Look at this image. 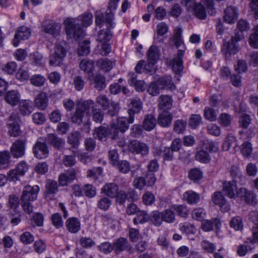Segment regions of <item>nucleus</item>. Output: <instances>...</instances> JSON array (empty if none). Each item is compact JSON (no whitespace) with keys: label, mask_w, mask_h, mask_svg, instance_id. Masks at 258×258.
I'll return each instance as SVG.
<instances>
[{"label":"nucleus","mask_w":258,"mask_h":258,"mask_svg":"<svg viewBox=\"0 0 258 258\" xmlns=\"http://www.w3.org/2000/svg\"><path fill=\"white\" fill-rule=\"evenodd\" d=\"M163 221L167 223H173L175 221V215L173 209H166L161 212Z\"/></svg>","instance_id":"obj_41"},{"label":"nucleus","mask_w":258,"mask_h":258,"mask_svg":"<svg viewBox=\"0 0 258 258\" xmlns=\"http://www.w3.org/2000/svg\"><path fill=\"white\" fill-rule=\"evenodd\" d=\"M182 29L180 27H176L174 30L173 41L177 48L184 46L182 39Z\"/></svg>","instance_id":"obj_43"},{"label":"nucleus","mask_w":258,"mask_h":258,"mask_svg":"<svg viewBox=\"0 0 258 258\" xmlns=\"http://www.w3.org/2000/svg\"><path fill=\"white\" fill-rule=\"evenodd\" d=\"M157 82L161 89H166L172 91L176 89L171 76H166L160 78Z\"/></svg>","instance_id":"obj_29"},{"label":"nucleus","mask_w":258,"mask_h":258,"mask_svg":"<svg viewBox=\"0 0 258 258\" xmlns=\"http://www.w3.org/2000/svg\"><path fill=\"white\" fill-rule=\"evenodd\" d=\"M19 113L23 116H29L34 110L33 102L30 100H22L19 103Z\"/></svg>","instance_id":"obj_21"},{"label":"nucleus","mask_w":258,"mask_h":258,"mask_svg":"<svg viewBox=\"0 0 258 258\" xmlns=\"http://www.w3.org/2000/svg\"><path fill=\"white\" fill-rule=\"evenodd\" d=\"M143 109V102L139 98L131 100L128 104L127 113L128 114V122L133 123L135 120V114H139Z\"/></svg>","instance_id":"obj_7"},{"label":"nucleus","mask_w":258,"mask_h":258,"mask_svg":"<svg viewBox=\"0 0 258 258\" xmlns=\"http://www.w3.org/2000/svg\"><path fill=\"white\" fill-rule=\"evenodd\" d=\"M58 184L56 181L52 179L47 180L45 185L46 197L50 195L56 194L58 190Z\"/></svg>","instance_id":"obj_40"},{"label":"nucleus","mask_w":258,"mask_h":258,"mask_svg":"<svg viewBox=\"0 0 258 258\" xmlns=\"http://www.w3.org/2000/svg\"><path fill=\"white\" fill-rule=\"evenodd\" d=\"M195 159L201 163H207L211 160V157L209 153L204 150L197 152L195 156Z\"/></svg>","instance_id":"obj_45"},{"label":"nucleus","mask_w":258,"mask_h":258,"mask_svg":"<svg viewBox=\"0 0 258 258\" xmlns=\"http://www.w3.org/2000/svg\"><path fill=\"white\" fill-rule=\"evenodd\" d=\"M218 113L217 110H214L210 107H206L204 110V116L206 119L210 121H215L217 119Z\"/></svg>","instance_id":"obj_58"},{"label":"nucleus","mask_w":258,"mask_h":258,"mask_svg":"<svg viewBox=\"0 0 258 258\" xmlns=\"http://www.w3.org/2000/svg\"><path fill=\"white\" fill-rule=\"evenodd\" d=\"M31 35L30 29L25 26H22L18 28L15 35L14 39L13 42V45L17 47L19 45V41L21 40L27 39Z\"/></svg>","instance_id":"obj_20"},{"label":"nucleus","mask_w":258,"mask_h":258,"mask_svg":"<svg viewBox=\"0 0 258 258\" xmlns=\"http://www.w3.org/2000/svg\"><path fill=\"white\" fill-rule=\"evenodd\" d=\"M97 65L100 68L105 72L110 71L113 66L114 62L108 58L101 59L98 60Z\"/></svg>","instance_id":"obj_49"},{"label":"nucleus","mask_w":258,"mask_h":258,"mask_svg":"<svg viewBox=\"0 0 258 258\" xmlns=\"http://www.w3.org/2000/svg\"><path fill=\"white\" fill-rule=\"evenodd\" d=\"M102 192L107 197L114 198L118 192V187L115 183H106L101 188Z\"/></svg>","instance_id":"obj_27"},{"label":"nucleus","mask_w":258,"mask_h":258,"mask_svg":"<svg viewBox=\"0 0 258 258\" xmlns=\"http://www.w3.org/2000/svg\"><path fill=\"white\" fill-rule=\"evenodd\" d=\"M238 188L235 180L225 181L223 183V192L230 199H235L238 196Z\"/></svg>","instance_id":"obj_12"},{"label":"nucleus","mask_w":258,"mask_h":258,"mask_svg":"<svg viewBox=\"0 0 258 258\" xmlns=\"http://www.w3.org/2000/svg\"><path fill=\"white\" fill-rule=\"evenodd\" d=\"M47 140L48 143L57 149L62 148L64 145V140L57 137L54 134H49L47 136Z\"/></svg>","instance_id":"obj_31"},{"label":"nucleus","mask_w":258,"mask_h":258,"mask_svg":"<svg viewBox=\"0 0 258 258\" xmlns=\"http://www.w3.org/2000/svg\"><path fill=\"white\" fill-rule=\"evenodd\" d=\"M238 197L247 204L254 205L258 203L256 194L244 187L239 188Z\"/></svg>","instance_id":"obj_11"},{"label":"nucleus","mask_w":258,"mask_h":258,"mask_svg":"<svg viewBox=\"0 0 258 258\" xmlns=\"http://www.w3.org/2000/svg\"><path fill=\"white\" fill-rule=\"evenodd\" d=\"M39 191V187L37 185H26L23 188L21 200L33 202L36 200Z\"/></svg>","instance_id":"obj_14"},{"label":"nucleus","mask_w":258,"mask_h":258,"mask_svg":"<svg viewBox=\"0 0 258 258\" xmlns=\"http://www.w3.org/2000/svg\"><path fill=\"white\" fill-rule=\"evenodd\" d=\"M157 121L152 114H147L145 116L143 123V127L147 131H151L156 126Z\"/></svg>","instance_id":"obj_34"},{"label":"nucleus","mask_w":258,"mask_h":258,"mask_svg":"<svg viewBox=\"0 0 258 258\" xmlns=\"http://www.w3.org/2000/svg\"><path fill=\"white\" fill-rule=\"evenodd\" d=\"M170 64L173 71L176 74H179L183 70V66L182 59H177L173 58Z\"/></svg>","instance_id":"obj_54"},{"label":"nucleus","mask_w":258,"mask_h":258,"mask_svg":"<svg viewBox=\"0 0 258 258\" xmlns=\"http://www.w3.org/2000/svg\"><path fill=\"white\" fill-rule=\"evenodd\" d=\"M172 106V100L168 95H161L159 98V108L163 110L170 109Z\"/></svg>","instance_id":"obj_36"},{"label":"nucleus","mask_w":258,"mask_h":258,"mask_svg":"<svg viewBox=\"0 0 258 258\" xmlns=\"http://www.w3.org/2000/svg\"><path fill=\"white\" fill-rule=\"evenodd\" d=\"M168 30V27L164 22H161L157 26V37L154 39V43L163 42V39L161 36L165 35Z\"/></svg>","instance_id":"obj_35"},{"label":"nucleus","mask_w":258,"mask_h":258,"mask_svg":"<svg viewBox=\"0 0 258 258\" xmlns=\"http://www.w3.org/2000/svg\"><path fill=\"white\" fill-rule=\"evenodd\" d=\"M109 128H107L105 127L99 126L95 129L94 136L100 140H102L107 137L110 138V136L109 135Z\"/></svg>","instance_id":"obj_44"},{"label":"nucleus","mask_w":258,"mask_h":258,"mask_svg":"<svg viewBox=\"0 0 258 258\" xmlns=\"http://www.w3.org/2000/svg\"><path fill=\"white\" fill-rule=\"evenodd\" d=\"M221 222L218 219H215L213 220H204L202 223V228L205 231H210L212 230L215 226L217 229L220 227Z\"/></svg>","instance_id":"obj_38"},{"label":"nucleus","mask_w":258,"mask_h":258,"mask_svg":"<svg viewBox=\"0 0 258 258\" xmlns=\"http://www.w3.org/2000/svg\"><path fill=\"white\" fill-rule=\"evenodd\" d=\"M25 140H17L13 143L11 147V154L13 158H21L25 155Z\"/></svg>","instance_id":"obj_13"},{"label":"nucleus","mask_w":258,"mask_h":258,"mask_svg":"<svg viewBox=\"0 0 258 258\" xmlns=\"http://www.w3.org/2000/svg\"><path fill=\"white\" fill-rule=\"evenodd\" d=\"M44 32L51 35L54 38L57 37L60 32V26L53 22H45L42 25Z\"/></svg>","instance_id":"obj_25"},{"label":"nucleus","mask_w":258,"mask_h":258,"mask_svg":"<svg viewBox=\"0 0 258 258\" xmlns=\"http://www.w3.org/2000/svg\"><path fill=\"white\" fill-rule=\"evenodd\" d=\"M20 241L24 244H29L34 240V236L29 232H24L20 236Z\"/></svg>","instance_id":"obj_62"},{"label":"nucleus","mask_w":258,"mask_h":258,"mask_svg":"<svg viewBox=\"0 0 258 258\" xmlns=\"http://www.w3.org/2000/svg\"><path fill=\"white\" fill-rule=\"evenodd\" d=\"M111 204V200L106 197H101L97 203V207L103 211L107 210Z\"/></svg>","instance_id":"obj_55"},{"label":"nucleus","mask_w":258,"mask_h":258,"mask_svg":"<svg viewBox=\"0 0 258 258\" xmlns=\"http://www.w3.org/2000/svg\"><path fill=\"white\" fill-rule=\"evenodd\" d=\"M240 151L244 157L249 158L252 152L251 144L247 141L244 142L241 146Z\"/></svg>","instance_id":"obj_53"},{"label":"nucleus","mask_w":258,"mask_h":258,"mask_svg":"<svg viewBox=\"0 0 258 258\" xmlns=\"http://www.w3.org/2000/svg\"><path fill=\"white\" fill-rule=\"evenodd\" d=\"M79 139L80 133L78 132H75L68 137V141L72 147L77 148L79 144Z\"/></svg>","instance_id":"obj_60"},{"label":"nucleus","mask_w":258,"mask_h":258,"mask_svg":"<svg viewBox=\"0 0 258 258\" xmlns=\"http://www.w3.org/2000/svg\"><path fill=\"white\" fill-rule=\"evenodd\" d=\"M20 95L16 90L9 91L5 96L6 101L12 106H16L20 102Z\"/></svg>","instance_id":"obj_30"},{"label":"nucleus","mask_w":258,"mask_h":258,"mask_svg":"<svg viewBox=\"0 0 258 258\" xmlns=\"http://www.w3.org/2000/svg\"><path fill=\"white\" fill-rule=\"evenodd\" d=\"M67 54V50L62 45L56 44L54 52L50 54L49 63L52 66H60Z\"/></svg>","instance_id":"obj_6"},{"label":"nucleus","mask_w":258,"mask_h":258,"mask_svg":"<svg viewBox=\"0 0 258 258\" xmlns=\"http://www.w3.org/2000/svg\"><path fill=\"white\" fill-rule=\"evenodd\" d=\"M76 178V172L74 168L68 169L65 173L59 176V183L61 186H66Z\"/></svg>","instance_id":"obj_23"},{"label":"nucleus","mask_w":258,"mask_h":258,"mask_svg":"<svg viewBox=\"0 0 258 258\" xmlns=\"http://www.w3.org/2000/svg\"><path fill=\"white\" fill-rule=\"evenodd\" d=\"M150 220V216L145 211H139L136 216L133 219V222L135 225L144 224Z\"/></svg>","instance_id":"obj_39"},{"label":"nucleus","mask_w":258,"mask_h":258,"mask_svg":"<svg viewBox=\"0 0 258 258\" xmlns=\"http://www.w3.org/2000/svg\"><path fill=\"white\" fill-rule=\"evenodd\" d=\"M30 81L32 85L36 87H41L45 83L46 78L41 75L35 74L31 76Z\"/></svg>","instance_id":"obj_50"},{"label":"nucleus","mask_w":258,"mask_h":258,"mask_svg":"<svg viewBox=\"0 0 258 258\" xmlns=\"http://www.w3.org/2000/svg\"><path fill=\"white\" fill-rule=\"evenodd\" d=\"M187 122L183 119H177L173 124V131L177 134H183L186 130Z\"/></svg>","instance_id":"obj_48"},{"label":"nucleus","mask_w":258,"mask_h":258,"mask_svg":"<svg viewBox=\"0 0 258 258\" xmlns=\"http://www.w3.org/2000/svg\"><path fill=\"white\" fill-rule=\"evenodd\" d=\"M19 118L17 114H12L9 118L8 133L11 137H16L21 134L19 124Z\"/></svg>","instance_id":"obj_17"},{"label":"nucleus","mask_w":258,"mask_h":258,"mask_svg":"<svg viewBox=\"0 0 258 258\" xmlns=\"http://www.w3.org/2000/svg\"><path fill=\"white\" fill-rule=\"evenodd\" d=\"M90 43L88 40H84L79 44L78 54L79 55H87L90 53Z\"/></svg>","instance_id":"obj_47"},{"label":"nucleus","mask_w":258,"mask_h":258,"mask_svg":"<svg viewBox=\"0 0 258 258\" xmlns=\"http://www.w3.org/2000/svg\"><path fill=\"white\" fill-rule=\"evenodd\" d=\"M212 201L215 205L220 207L221 211L224 213L227 212L230 209V203L220 191L215 192L213 194Z\"/></svg>","instance_id":"obj_16"},{"label":"nucleus","mask_w":258,"mask_h":258,"mask_svg":"<svg viewBox=\"0 0 258 258\" xmlns=\"http://www.w3.org/2000/svg\"><path fill=\"white\" fill-rule=\"evenodd\" d=\"M257 222L252 227V237L248 238L252 244H258V214L255 215Z\"/></svg>","instance_id":"obj_63"},{"label":"nucleus","mask_w":258,"mask_h":258,"mask_svg":"<svg viewBox=\"0 0 258 258\" xmlns=\"http://www.w3.org/2000/svg\"><path fill=\"white\" fill-rule=\"evenodd\" d=\"M33 152L34 156L39 159L46 158L49 154V150L46 144L39 141L35 144Z\"/></svg>","instance_id":"obj_18"},{"label":"nucleus","mask_w":258,"mask_h":258,"mask_svg":"<svg viewBox=\"0 0 258 258\" xmlns=\"http://www.w3.org/2000/svg\"><path fill=\"white\" fill-rule=\"evenodd\" d=\"M189 178L194 182H198L203 177V172L198 168L191 169L188 172Z\"/></svg>","instance_id":"obj_46"},{"label":"nucleus","mask_w":258,"mask_h":258,"mask_svg":"<svg viewBox=\"0 0 258 258\" xmlns=\"http://www.w3.org/2000/svg\"><path fill=\"white\" fill-rule=\"evenodd\" d=\"M80 68L87 76L93 74L94 64L93 61L88 59H82L80 63Z\"/></svg>","instance_id":"obj_32"},{"label":"nucleus","mask_w":258,"mask_h":258,"mask_svg":"<svg viewBox=\"0 0 258 258\" xmlns=\"http://www.w3.org/2000/svg\"><path fill=\"white\" fill-rule=\"evenodd\" d=\"M114 166L116 167L118 170L123 174L127 173L131 170L130 164L126 160L120 161Z\"/></svg>","instance_id":"obj_59"},{"label":"nucleus","mask_w":258,"mask_h":258,"mask_svg":"<svg viewBox=\"0 0 258 258\" xmlns=\"http://www.w3.org/2000/svg\"><path fill=\"white\" fill-rule=\"evenodd\" d=\"M173 211L176 212L177 216L186 218L189 213L187 207L183 205H174L172 206Z\"/></svg>","instance_id":"obj_42"},{"label":"nucleus","mask_w":258,"mask_h":258,"mask_svg":"<svg viewBox=\"0 0 258 258\" xmlns=\"http://www.w3.org/2000/svg\"><path fill=\"white\" fill-rule=\"evenodd\" d=\"M95 23L96 25L101 27L104 23L107 24V28L99 31L97 40L101 43H107L112 37L110 31L115 27L113 22V14L112 13L103 14L101 11H97L95 13Z\"/></svg>","instance_id":"obj_1"},{"label":"nucleus","mask_w":258,"mask_h":258,"mask_svg":"<svg viewBox=\"0 0 258 258\" xmlns=\"http://www.w3.org/2000/svg\"><path fill=\"white\" fill-rule=\"evenodd\" d=\"M192 218L197 221H202L204 220L206 216V211L202 208H197L192 210L191 212Z\"/></svg>","instance_id":"obj_51"},{"label":"nucleus","mask_w":258,"mask_h":258,"mask_svg":"<svg viewBox=\"0 0 258 258\" xmlns=\"http://www.w3.org/2000/svg\"><path fill=\"white\" fill-rule=\"evenodd\" d=\"M130 123L128 118L124 117H118L115 122L111 123L109 128V135L111 139H116L118 137V133H123L129 128Z\"/></svg>","instance_id":"obj_3"},{"label":"nucleus","mask_w":258,"mask_h":258,"mask_svg":"<svg viewBox=\"0 0 258 258\" xmlns=\"http://www.w3.org/2000/svg\"><path fill=\"white\" fill-rule=\"evenodd\" d=\"M84 196L92 198L94 197L96 195V188L91 184H86L83 186Z\"/></svg>","instance_id":"obj_56"},{"label":"nucleus","mask_w":258,"mask_h":258,"mask_svg":"<svg viewBox=\"0 0 258 258\" xmlns=\"http://www.w3.org/2000/svg\"><path fill=\"white\" fill-rule=\"evenodd\" d=\"M159 48L157 46L152 45L148 50V63L145 66L146 70L150 74H152L153 73L154 70L152 68L159 59Z\"/></svg>","instance_id":"obj_9"},{"label":"nucleus","mask_w":258,"mask_h":258,"mask_svg":"<svg viewBox=\"0 0 258 258\" xmlns=\"http://www.w3.org/2000/svg\"><path fill=\"white\" fill-rule=\"evenodd\" d=\"M241 39L240 34H238L234 37H231L228 41H225L222 47L221 51L226 57H229L231 55H234L239 51L237 42Z\"/></svg>","instance_id":"obj_5"},{"label":"nucleus","mask_w":258,"mask_h":258,"mask_svg":"<svg viewBox=\"0 0 258 258\" xmlns=\"http://www.w3.org/2000/svg\"><path fill=\"white\" fill-rule=\"evenodd\" d=\"M73 84L76 90L81 91L85 86V82L82 77L77 76L74 78Z\"/></svg>","instance_id":"obj_61"},{"label":"nucleus","mask_w":258,"mask_h":258,"mask_svg":"<svg viewBox=\"0 0 258 258\" xmlns=\"http://www.w3.org/2000/svg\"><path fill=\"white\" fill-rule=\"evenodd\" d=\"M172 119L171 114L166 110H163L158 115V123L162 127H168L171 123Z\"/></svg>","instance_id":"obj_26"},{"label":"nucleus","mask_w":258,"mask_h":258,"mask_svg":"<svg viewBox=\"0 0 258 258\" xmlns=\"http://www.w3.org/2000/svg\"><path fill=\"white\" fill-rule=\"evenodd\" d=\"M87 79L94 84V87L98 91L102 90L106 87V78L102 75H90L87 76Z\"/></svg>","instance_id":"obj_22"},{"label":"nucleus","mask_w":258,"mask_h":258,"mask_svg":"<svg viewBox=\"0 0 258 258\" xmlns=\"http://www.w3.org/2000/svg\"><path fill=\"white\" fill-rule=\"evenodd\" d=\"M90 104L88 102V100H79L76 104L75 112L72 117V121L73 123L80 125L82 123L85 113L88 115L89 109L91 107Z\"/></svg>","instance_id":"obj_2"},{"label":"nucleus","mask_w":258,"mask_h":258,"mask_svg":"<svg viewBox=\"0 0 258 258\" xmlns=\"http://www.w3.org/2000/svg\"><path fill=\"white\" fill-rule=\"evenodd\" d=\"M175 152L169 147H165L162 151V157L165 161H172L175 159Z\"/></svg>","instance_id":"obj_64"},{"label":"nucleus","mask_w":258,"mask_h":258,"mask_svg":"<svg viewBox=\"0 0 258 258\" xmlns=\"http://www.w3.org/2000/svg\"><path fill=\"white\" fill-rule=\"evenodd\" d=\"M150 220L154 225L160 226L163 221L162 213L158 211L153 212L150 216Z\"/></svg>","instance_id":"obj_57"},{"label":"nucleus","mask_w":258,"mask_h":258,"mask_svg":"<svg viewBox=\"0 0 258 258\" xmlns=\"http://www.w3.org/2000/svg\"><path fill=\"white\" fill-rule=\"evenodd\" d=\"M88 102L90 104L91 106L89 109V114L88 115H92V120L96 123H101L103 119L104 112L99 108H97L95 106V102L91 99L88 100Z\"/></svg>","instance_id":"obj_19"},{"label":"nucleus","mask_w":258,"mask_h":258,"mask_svg":"<svg viewBox=\"0 0 258 258\" xmlns=\"http://www.w3.org/2000/svg\"><path fill=\"white\" fill-rule=\"evenodd\" d=\"M113 251L117 254H120L123 251H127L129 253H133L132 246L129 243L127 239L120 237L113 243Z\"/></svg>","instance_id":"obj_10"},{"label":"nucleus","mask_w":258,"mask_h":258,"mask_svg":"<svg viewBox=\"0 0 258 258\" xmlns=\"http://www.w3.org/2000/svg\"><path fill=\"white\" fill-rule=\"evenodd\" d=\"M66 226L68 231L72 233H76L81 229L80 221L76 217L69 218L66 222Z\"/></svg>","instance_id":"obj_28"},{"label":"nucleus","mask_w":258,"mask_h":258,"mask_svg":"<svg viewBox=\"0 0 258 258\" xmlns=\"http://www.w3.org/2000/svg\"><path fill=\"white\" fill-rule=\"evenodd\" d=\"M48 98L45 93H41L38 94L34 100L36 107L40 110H44L47 106Z\"/></svg>","instance_id":"obj_33"},{"label":"nucleus","mask_w":258,"mask_h":258,"mask_svg":"<svg viewBox=\"0 0 258 258\" xmlns=\"http://www.w3.org/2000/svg\"><path fill=\"white\" fill-rule=\"evenodd\" d=\"M66 23V34L69 37L79 39L84 36V31L80 24L72 19H67Z\"/></svg>","instance_id":"obj_4"},{"label":"nucleus","mask_w":258,"mask_h":258,"mask_svg":"<svg viewBox=\"0 0 258 258\" xmlns=\"http://www.w3.org/2000/svg\"><path fill=\"white\" fill-rule=\"evenodd\" d=\"M181 3L186 6L188 9H193L195 15L197 18L201 20H204L207 16L205 7L201 4H195V0H182Z\"/></svg>","instance_id":"obj_8"},{"label":"nucleus","mask_w":258,"mask_h":258,"mask_svg":"<svg viewBox=\"0 0 258 258\" xmlns=\"http://www.w3.org/2000/svg\"><path fill=\"white\" fill-rule=\"evenodd\" d=\"M238 18L237 9L232 6H228L224 11L223 19L224 22L228 24L234 23Z\"/></svg>","instance_id":"obj_24"},{"label":"nucleus","mask_w":258,"mask_h":258,"mask_svg":"<svg viewBox=\"0 0 258 258\" xmlns=\"http://www.w3.org/2000/svg\"><path fill=\"white\" fill-rule=\"evenodd\" d=\"M202 117L199 114H191L188 121L189 126L192 129H196L202 123Z\"/></svg>","instance_id":"obj_52"},{"label":"nucleus","mask_w":258,"mask_h":258,"mask_svg":"<svg viewBox=\"0 0 258 258\" xmlns=\"http://www.w3.org/2000/svg\"><path fill=\"white\" fill-rule=\"evenodd\" d=\"M183 199L189 204H196L200 201V196L192 190H188L184 193Z\"/></svg>","instance_id":"obj_37"},{"label":"nucleus","mask_w":258,"mask_h":258,"mask_svg":"<svg viewBox=\"0 0 258 258\" xmlns=\"http://www.w3.org/2000/svg\"><path fill=\"white\" fill-rule=\"evenodd\" d=\"M129 150L135 154H140L144 156L149 152V147L145 143L137 140H134L130 142L128 145Z\"/></svg>","instance_id":"obj_15"}]
</instances>
